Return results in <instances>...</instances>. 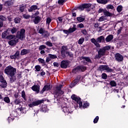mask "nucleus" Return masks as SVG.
Returning <instances> with one entry per match:
<instances>
[{
	"instance_id": "16",
	"label": "nucleus",
	"mask_w": 128,
	"mask_h": 128,
	"mask_svg": "<svg viewBox=\"0 0 128 128\" xmlns=\"http://www.w3.org/2000/svg\"><path fill=\"white\" fill-rule=\"evenodd\" d=\"M50 88H52V86H50V84H47L43 88L42 90L40 92V93L44 94V92H46V90H50Z\"/></svg>"
},
{
	"instance_id": "64",
	"label": "nucleus",
	"mask_w": 128,
	"mask_h": 128,
	"mask_svg": "<svg viewBox=\"0 0 128 128\" xmlns=\"http://www.w3.org/2000/svg\"><path fill=\"white\" fill-rule=\"evenodd\" d=\"M14 120V118H12L11 117L8 118V122H12Z\"/></svg>"
},
{
	"instance_id": "41",
	"label": "nucleus",
	"mask_w": 128,
	"mask_h": 128,
	"mask_svg": "<svg viewBox=\"0 0 128 128\" xmlns=\"http://www.w3.org/2000/svg\"><path fill=\"white\" fill-rule=\"evenodd\" d=\"M16 38V36L14 35H9L6 37L7 40H14Z\"/></svg>"
},
{
	"instance_id": "45",
	"label": "nucleus",
	"mask_w": 128,
	"mask_h": 128,
	"mask_svg": "<svg viewBox=\"0 0 128 128\" xmlns=\"http://www.w3.org/2000/svg\"><path fill=\"white\" fill-rule=\"evenodd\" d=\"M18 30H16V28H13L12 29H10V31L12 32V34H14L15 32H16V31Z\"/></svg>"
},
{
	"instance_id": "50",
	"label": "nucleus",
	"mask_w": 128,
	"mask_h": 128,
	"mask_svg": "<svg viewBox=\"0 0 128 128\" xmlns=\"http://www.w3.org/2000/svg\"><path fill=\"white\" fill-rule=\"evenodd\" d=\"M90 106V104L88 102L84 103L83 104V108H86L88 106Z\"/></svg>"
},
{
	"instance_id": "29",
	"label": "nucleus",
	"mask_w": 128,
	"mask_h": 128,
	"mask_svg": "<svg viewBox=\"0 0 128 128\" xmlns=\"http://www.w3.org/2000/svg\"><path fill=\"white\" fill-rule=\"evenodd\" d=\"M97 2L98 4H108V0H97Z\"/></svg>"
},
{
	"instance_id": "4",
	"label": "nucleus",
	"mask_w": 128,
	"mask_h": 128,
	"mask_svg": "<svg viewBox=\"0 0 128 128\" xmlns=\"http://www.w3.org/2000/svg\"><path fill=\"white\" fill-rule=\"evenodd\" d=\"M71 98L73 100H74L77 102V106H79V108H84V106H82V102H80V97L76 96V94H72Z\"/></svg>"
},
{
	"instance_id": "46",
	"label": "nucleus",
	"mask_w": 128,
	"mask_h": 128,
	"mask_svg": "<svg viewBox=\"0 0 128 128\" xmlns=\"http://www.w3.org/2000/svg\"><path fill=\"white\" fill-rule=\"evenodd\" d=\"M38 62H40V64H46V62L44 61V60L42 58H39L38 59Z\"/></svg>"
},
{
	"instance_id": "35",
	"label": "nucleus",
	"mask_w": 128,
	"mask_h": 128,
	"mask_svg": "<svg viewBox=\"0 0 128 128\" xmlns=\"http://www.w3.org/2000/svg\"><path fill=\"white\" fill-rule=\"evenodd\" d=\"M122 5L118 6H117L116 10L118 12H120L122 10Z\"/></svg>"
},
{
	"instance_id": "6",
	"label": "nucleus",
	"mask_w": 128,
	"mask_h": 128,
	"mask_svg": "<svg viewBox=\"0 0 128 128\" xmlns=\"http://www.w3.org/2000/svg\"><path fill=\"white\" fill-rule=\"evenodd\" d=\"M86 70V66H80L74 68L72 70V72H73V74H76V72H84Z\"/></svg>"
},
{
	"instance_id": "24",
	"label": "nucleus",
	"mask_w": 128,
	"mask_h": 128,
	"mask_svg": "<svg viewBox=\"0 0 128 128\" xmlns=\"http://www.w3.org/2000/svg\"><path fill=\"white\" fill-rule=\"evenodd\" d=\"M34 22L36 24H38V22H40V17L39 16H36L34 18Z\"/></svg>"
},
{
	"instance_id": "1",
	"label": "nucleus",
	"mask_w": 128,
	"mask_h": 128,
	"mask_svg": "<svg viewBox=\"0 0 128 128\" xmlns=\"http://www.w3.org/2000/svg\"><path fill=\"white\" fill-rule=\"evenodd\" d=\"M4 72L10 78V80H16V77L14 76L16 74V68H14L12 66H8L6 67L4 70Z\"/></svg>"
},
{
	"instance_id": "14",
	"label": "nucleus",
	"mask_w": 128,
	"mask_h": 128,
	"mask_svg": "<svg viewBox=\"0 0 128 128\" xmlns=\"http://www.w3.org/2000/svg\"><path fill=\"white\" fill-rule=\"evenodd\" d=\"M18 42V38H14L8 42L10 46H16V44Z\"/></svg>"
},
{
	"instance_id": "52",
	"label": "nucleus",
	"mask_w": 128,
	"mask_h": 128,
	"mask_svg": "<svg viewBox=\"0 0 128 128\" xmlns=\"http://www.w3.org/2000/svg\"><path fill=\"white\" fill-rule=\"evenodd\" d=\"M66 2V0H58V4H64V3Z\"/></svg>"
},
{
	"instance_id": "9",
	"label": "nucleus",
	"mask_w": 128,
	"mask_h": 128,
	"mask_svg": "<svg viewBox=\"0 0 128 128\" xmlns=\"http://www.w3.org/2000/svg\"><path fill=\"white\" fill-rule=\"evenodd\" d=\"M99 68L101 71L106 70V72H112V69L110 68V67H108V66L106 65L100 66L99 67Z\"/></svg>"
},
{
	"instance_id": "40",
	"label": "nucleus",
	"mask_w": 128,
	"mask_h": 128,
	"mask_svg": "<svg viewBox=\"0 0 128 128\" xmlns=\"http://www.w3.org/2000/svg\"><path fill=\"white\" fill-rule=\"evenodd\" d=\"M22 98H24V100H26V92L24 91L22 92Z\"/></svg>"
},
{
	"instance_id": "10",
	"label": "nucleus",
	"mask_w": 128,
	"mask_h": 128,
	"mask_svg": "<svg viewBox=\"0 0 128 128\" xmlns=\"http://www.w3.org/2000/svg\"><path fill=\"white\" fill-rule=\"evenodd\" d=\"M42 100H37L28 104V106H30V108H34V106H38V104H42Z\"/></svg>"
},
{
	"instance_id": "58",
	"label": "nucleus",
	"mask_w": 128,
	"mask_h": 128,
	"mask_svg": "<svg viewBox=\"0 0 128 128\" xmlns=\"http://www.w3.org/2000/svg\"><path fill=\"white\" fill-rule=\"evenodd\" d=\"M20 22V18H14V22H16V24H18V22Z\"/></svg>"
},
{
	"instance_id": "44",
	"label": "nucleus",
	"mask_w": 128,
	"mask_h": 128,
	"mask_svg": "<svg viewBox=\"0 0 128 128\" xmlns=\"http://www.w3.org/2000/svg\"><path fill=\"white\" fill-rule=\"evenodd\" d=\"M100 24L98 23H95L94 24V28H99L100 30H102V27L100 26Z\"/></svg>"
},
{
	"instance_id": "3",
	"label": "nucleus",
	"mask_w": 128,
	"mask_h": 128,
	"mask_svg": "<svg viewBox=\"0 0 128 128\" xmlns=\"http://www.w3.org/2000/svg\"><path fill=\"white\" fill-rule=\"evenodd\" d=\"M90 42L94 44L98 48L100 46V44H98V42H104V36H100L98 37L96 40L94 38H92Z\"/></svg>"
},
{
	"instance_id": "31",
	"label": "nucleus",
	"mask_w": 128,
	"mask_h": 128,
	"mask_svg": "<svg viewBox=\"0 0 128 128\" xmlns=\"http://www.w3.org/2000/svg\"><path fill=\"white\" fill-rule=\"evenodd\" d=\"M77 20L79 22H82L84 20V16L78 17Z\"/></svg>"
},
{
	"instance_id": "15",
	"label": "nucleus",
	"mask_w": 128,
	"mask_h": 128,
	"mask_svg": "<svg viewBox=\"0 0 128 128\" xmlns=\"http://www.w3.org/2000/svg\"><path fill=\"white\" fill-rule=\"evenodd\" d=\"M80 76H78L76 78V79L72 82L71 86H76V84H78L80 82Z\"/></svg>"
},
{
	"instance_id": "13",
	"label": "nucleus",
	"mask_w": 128,
	"mask_h": 128,
	"mask_svg": "<svg viewBox=\"0 0 128 128\" xmlns=\"http://www.w3.org/2000/svg\"><path fill=\"white\" fill-rule=\"evenodd\" d=\"M66 50H68V48L66 46H62L60 52L63 58H64L66 54H68V52H66Z\"/></svg>"
},
{
	"instance_id": "59",
	"label": "nucleus",
	"mask_w": 128,
	"mask_h": 128,
	"mask_svg": "<svg viewBox=\"0 0 128 128\" xmlns=\"http://www.w3.org/2000/svg\"><path fill=\"white\" fill-rule=\"evenodd\" d=\"M15 56H16V58H18L20 56V51H17L15 54H14Z\"/></svg>"
},
{
	"instance_id": "20",
	"label": "nucleus",
	"mask_w": 128,
	"mask_h": 128,
	"mask_svg": "<svg viewBox=\"0 0 128 128\" xmlns=\"http://www.w3.org/2000/svg\"><path fill=\"white\" fill-rule=\"evenodd\" d=\"M114 40V36L112 34L108 35L106 38V42H110L111 40Z\"/></svg>"
},
{
	"instance_id": "8",
	"label": "nucleus",
	"mask_w": 128,
	"mask_h": 128,
	"mask_svg": "<svg viewBox=\"0 0 128 128\" xmlns=\"http://www.w3.org/2000/svg\"><path fill=\"white\" fill-rule=\"evenodd\" d=\"M38 33L42 34V36L48 37L50 36L48 32L44 28H42L39 30Z\"/></svg>"
},
{
	"instance_id": "33",
	"label": "nucleus",
	"mask_w": 128,
	"mask_h": 128,
	"mask_svg": "<svg viewBox=\"0 0 128 128\" xmlns=\"http://www.w3.org/2000/svg\"><path fill=\"white\" fill-rule=\"evenodd\" d=\"M25 10H26V6H24V4H22L20 6V12H24Z\"/></svg>"
},
{
	"instance_id": "57",
	"label": "nucleus",
	"mask_w": 128,
	"mask_h": 128,
	"mask_svg": "<svg viewBox=\"0 0 128 128\" xmlns=\"http://www.w3.org/2000/svg\"><path fill=\"white\" fill-rule=\"evenodd\" d=\"M15 104H20V99H16L14 101Z\"/></svg>"
},
{
	"instance_id": "21",
	"label": "nucleus",
	"mask_w": 128,
	"mask_h": 128,
	"mask_svg": "<svg viewBox=\"0 0 128 128\" xmlns=\"http://www.w3.org/2000/svg\"><path fill=\"white\" fill-rule=\"evenodd\" d=\"M10 28H8L6 31L2 33V38H6V34H10Z\"/></svg>"
},
{
	"instance_id": "43",
	"label": "nucleus",
	"mask_w": 128,
	"mask_h": 128,
	"mask_svg": "<svg viewBox=\"0 0 128 128\" xmlns=\"http://www.w3.org/2000/svg\"><path fill=\"white\" fill-rule=\"evenodd\" d=\"M42 68V67H40V65H36L35 66V69L36 70V72H40Z\"/></svg>"
},
{
	"instance_id": "22",
	"label": "nucleus",
	"mask_w": 128,
	"mask_h": 128,
	"mask_svg": "<svg viewBox=\"0 0 128 128\" xmlns=\"http://www.w3.org/2000/svg\"><path fill=\"white\" fill-rule=\"evenodd\" d=\"M106 51L103 49H100L98 52V57L100 58L104 54Z\"/></svg>"
},
{
	"instance_id": "2",
	"label": "nucleus",
	"mask_w": 128,
	"mask_h": 128,
	"mask_svg": "<svg viewBox=\"0 0 128 128\" xmlns=\"http://www.w3.org/2000/svg\"><path fill=\"white\" fill-rule=\"evenodd\" d=\"M62 85H59L56 88L54 98H56L57 100L60 98L62 96V94H64V91L62 90Z\"/></svg>"
},
{
	"instance_id": "49",
	"label": "nucleus",
	"mask_w": 128,
	"mask_h": 128,
	"mask_svg": "<svg viewBox=\"0 0 128 128\" xmlns=\"http://www.w3.org/2000/svg\"><path fill=\"white\" fill-rule=\"evenodd\" d=\"M46 48V46L41 45L39 47V50H44V48Z\"/></svg>"
},
{
	"instance_id": "63",
	"label": "nucleus",
	"mask_w": 128,
	"mask_h": 128,
	"mask_svg": "<svg viewBox=\"0 0 128 128\" xmlns=\"http://www.w3.org/2000/svg\"><path fill=\"white\" fill-rule=\"evenodd\" d=\"M53 64L54 66H56V68H58V63L56 62H54L53 63Z\"/></svg>"
},
{
	"instance_id": "25",
	"label": "nucleus",
	"mask_w": 128,
	"mask_h": 128,
	"mask_svg": "<svg viewBox=\"0 0 128 128\" xmlns=\"http://www.w3.org/2000/svg\"><path fill=\"white\" fill-rule=\"evenodd\" d=\"M0 82V86H2V88H6L7 83L6 80H3V81Z\"/></svg>"
},
{
	"instance_id": "48",
	"label": "nucleus",
	"mask_w": 128,
	"mask_h": 128,
	"mask_svg": "<svg viewBox=\"0 0 128 128\" xmlns=\"http://www.w3.org/2000/svg\"><path fill=\"white\" fill-rule=\"evenodd\" d=\"M100 119V118L98 116H96V118L94 120V124H96L98 123V120Z\"/></svg>"
},
{
	"instance_id": "38",
	"label": "nucleus",
	"mask_w": 128,
	"mask_h": 128,
	"mask_svg": "<svg viewBox=\"0 0 128 128\" xmlns=\"http://www.w3.org/2000/svg\"><path fill=\"white\" fill-rule=\"evenodd\" d=\"M84 38H82L79 39L78 41V44H84Z\"/></svg>"
},
{
	"instance_id": "32",
	"label": "nucleus",
	"mask_w": 128,
	"mask_h": 128,
	"mask_svg": "<svg viewBox=\"0 0 128 128\" xmlns=\"http://www.w3.org/2000/svg\"><path fill=\"white\" fill-rule=\"evenodd\" d=\"M48 106L46 104H43L42 106V112H46L47 110Z\"/></svg>"
},
{
	"instance_id": "53",
	"label": "nucleus",
	"mask_w": 128,
	"mask_h": 128,
	"mask_svg": "<svg viewBox=\"0 0 128 128\" xmlns=\"http://www.w3.org/2000/svg\"><path fill=\"white\" fill-rule=\"evenodd\" d=\"M106 8L108 10H114V6L112 5H110V4L108 5Z\"/></svg>"
},
{
	"instance_id": "54",
	"label": "nucleus",
	"mask_w": 128,
	"mask_h": 128,
	"mask_svg": "<svg viewBox=\"0 0 128 128\" xmlns=\"http://www.w3.org/2000/svg\"><path fill=\"white\" fill-rule=\"evenodd\" d=\"M102 49L106 52V50H110V46H106L105 47H104Z\"/></svg>"
},
{
	"instance_id": "7",
	"label": "nucleus",
	"mask_w": 128,
	"mask_h": 128,
	"mask_svg": "<svg viewBox=\"0 0 128 128\" xmlns=\"http://www.w3.org/2000/svg\"><path fill=\"white\" fill-rule=\"evenodd\" d=\"M62 109L66 114L68 115L70 114H72V110L70 107H68L66 106H62Z\"/></svg>"
},
{
	"instance_id": "42",
	"label": "nucleus",
	"mask_w": 128,
	"mask_h": 128,
	"mask_svg": "<svg viewBox=\"0 0 128 128\" xmlns=\"http://www.w3.org/2000/svg\"><path fill=\"white\" fill-rule=\"evenodd\" d=\"M52 22V18H48L46 20V24L50 26V24Z\"/></svg>"
},
{
	"instance_id": "62",
	"label": "nucleus",
	"mask_w": 128,
	"mask_h": 128,
	"mask_svg": "<svg viewBox=\"0 0 128 128\" xmlns=\"http://www.w3.org/2000/svg\"><path fill=\"white\" fill-rule=\"evenodd\" d=\"M0 20H6V17H4V16H0Z\"/></svg>"
},
{
	"instance_id": "56",
	"label": "nucleus",
	"mask_w": 128,
	"mask_h": 128,
	"mask_svg": "<svg viewBox=\"0 0 128 128\" xmlns=\"http://www.w3.org/2000/svg\"><path fill=\"white\" fill-rule=\"evenodd\" d=\"M4 76H2V74L0 73V82H4Z\"/></svg>"
},
{
	"instance_id": "55",
	"label": "nucleus",
	"mask_w": 128,
	"mask_h": 128,
	"mask_svg": "<svg viewBox=\"0 0 128 128\" xmlns=\"http://www.w3.org/2000/svg\"><path fill=\"white\" fill-rule=\"evenodd\" d=\"M23 18H26V20H28V18H30V16L26 14H24L23 15Z\"/></svg>"
},
{
	"instance_id": "60",
	"label": "nucleus",
	"mask_w": 128,
	"mask_h": 128,
	"mask_svg": "<svg viewBox=\"0 0 128 128\" xmlns=\"http://www.w3.org/2000/svg\"><path fill=\"white\" fill-rule=\"evenodd\" d=\"M81 32L82 34H84V36H86V34H88V32H86V29L82 30Z\"/></svg>"
},
{
	"instance_id": "51",
	"label": "nucleus",
	"mask_w": 128,
	"mask_h": 128,
	"mask_svg": "<svg viewBox=\"0 0 128 128\" xmlns=\"http://www.w3.org/2000/svg\"><path fill=\"white\" fill-rule=\"evenodd\" d=\"M46 44L50 47L52 46V43L48 41L46 42Z\"/></svg>"
},
{
	"instance_id": "37",
	"label": "nucleus",
	"mask_w": 128,
	"mask_h": 128,
	"mask_svg": "<svg viewBox=\"0 0 128 128\" xmlns=\"http://www.w3.org/2000/svg\"><path fill=\"white\" fill-rule=\"evenodd\" d=\"M4 102H6V104H10V98L8 96L4 98Z\"/></svg>"
},
{
	"instance_id": "28",
	"label": "nucleus",
	"mask_w": 128,
	"mask_h": 128,
	"mask_svg": "<svg viewBox=\"0 0 128 128\" xmlns=\"http://www.w3.org/2000/svg\"><path fill=\"white\" fill-rule=\"evenodd\" d=\"M76 25H74L73 28H70L68 29V32L70 34H72V32H76Z\"/></svg>"
},
{
	"instance_id": "5",
	"label": "nucleus",
	"mask_w": 128,
	"mask_h": 128,
	"mask_svg": "<svg viewBox=\"0 0 128 128\" xmlns=\"http://www.w3.org/2000/svg\"><path fill=\"white\" fill-rule=\"evenodd\" d=\"M24 38H26V30L22 28L17 32L16 38H18V40H22Z\"/></svg>"
},
{
	"instance_id": "17",
	"label": "nucleus",
	"mask_w": 128,
	"mask_h": 128,
	"mask_svg": "<svg viewBox=\"0 0 128 128\" xmlns=\"http://www.w3.org/2000/svg\"><path fill=\"white\" fill-rule=\"evenodd\" d=\"M68 62L66 60H62L61 62L60 66L62 68H68Z\"/></svg>"
},
{
	"instance_id": "36",
	"label": "nucleus",
	"mask_w": 128,
	"mask_h": 128,
	"mask_svg": "<svg viewBox=\"0 0 128 128\" xmlns=\"http://www.w3.org/2000/svg\"><path fill=\"white\" fill-rule=\"evenodd\" d=\"M110 86H111L112 87L116 86V82L114 80L110 81Z\"/></svg>"
},
{
	"instance_id": "18",
	"label": "nucleus",
	"mask_w": 128,
	"mask_h": 128,
	"mask_svg": "<svg viewBox=\"0 0 128 128\" xmlns=\"http://www.w3.org/2000/svg\"><path fill=\"white\" fill-rule=\"evenodd\" d=\"M32 89L34 92H36L37 94H38L40 92V86L34 85L32 86Z\"/></svg>"
},
{
	"instance_id": "34",
	"label": "nucleus",
	"mask_w": 128,
	"mask_h": 128,
	"mask_svg": "<svg viewBox=\"0 0 128 128\" xmlns=\"http://www.w3.org/2000/svg\"><path fill=\"white\" fill-rule=\"evenodd\" d=\"M106 20V16H102L98 19V22H104Z\"/></svg>"
},
{
	"instance_id": "39",
	"label": "nucleus",
	"mask_w": 128,
	"mask_h": 128,
	"mask_svg": "<svg viewBox=\"0 0 128 128\" xmlns=\"http://www.w3.org/2000/svg\"><path fill=\"white\" fill-rule=\"evenodd\" d=\"M48 56L50 58H52V60L58 58L56 55L55 54H48Z\"/></svg>"
},
{
	"instance_id": "12",
	"label": "nucleus",
	"mask_w": 128,
	"mask_h": 128,
	"mask_svg": "<svg viewBox=\"0 0 128 128\" xmlns=\"http://www.w3.org/2000/svg\"><path fill=\"white\" fill-rule=\"evenodd\" d=\"M115 60L116 62H122L124 60V56L120 54L119 53H117L115 54Z\"/></svg>"
},
{
	"instance_id": "27",
	"label": "nucleus",
	"mask_w": 128,
	"mask_h": 128,
	"mask_svg": "<svg viewBox=\"0 0 128 128\" xmlns=\"http://www.w3.org/2000/svg\"><path fill=\"white\" fill-rule=\"evenodd\" d=\"M38 9V6L36 5L32 6L28 10L29 12H33V10H36Z\"/></svg>"
},
{
	"instance_id": "23",
	"label": "nucleus",
	"mask_w": 128,
	"mask_h": 128,
	"mask_svg": "<svg viewBox=\"0 0 128 128\" xmlns=\"http://www.w3.org/2000/svg\"><path fill=\"white\" fill-rule=\"evenodd\" d=\"M30 52V50H26V49H23L21 52H20V54L22 56H24V54H28Z\"/></svg>"
},
{
	"instance_id": "11",
	"label": "nucleus",
	"mask_w": 128,
	"mask_h": 128,
	"mask_svg": "<svg viewBox=\"0 0 128 128\" xmlns=\"http://www.w3.org/2000/svg\"><path fill=\"white\" fill-rule=\"evenodd\" d=\"M92 6V4H85L80 5L78 8V10H84V8H90Z\"/></svg>"
},
{
	"instance_id": "26",
	"label": "nucleus",
	"mask_w": 128,
	"mask_h": 128,
	"mask_svg": "<svg viewBox=\"0 0 128 128\" xmlns=\"http://www.w3.org/2000/svg\"><path fill=\"white\" fill-rule=\"evenodd\" d=\"M104 14L106 16H112V13L106 10H105V11H104Z\"/></svg>"
},
{
	"instance_id": "19",
	"label": "nucleus",
	"mask_w": 128,
	"mask_h": 128,
	"mask_svg": "<svg viewBox=\"0 0 128 128\" xmlns=\"http://www.w3.org/2000/svg\"><path fill=\"white\" fill-rule=\"evenodd\" d=\"M14 4V0H11L9 1H7L4 3L5 6H7L8 8L10 6H12Z\"/></svg>"
},
{
	"instance_id": "47",
	"label": "nucleus",
	"mask_w": 128,
	"mask_h": 128,
	"mask_svg": "<svg viewBox=\"0 0 128 128\" xmlns=\"http://www.w3.org/2000/svg\"><path fill=\"white\" fill-rule=\"evenodd\" d=\"M102 78H103L104 80H106V78H108V75H106V73H103L102 74Z\"/></svg>"
},
{
	"instance_id": "61",
	"label": "nucleus",
	"mask_w": 128,
	"mask_h": 128,
	"mask_svg": "<svg viewBox=\"0 0 128 128\" xmlns=\"http://www.w3.org/2000/svg\"><path fill=\"white\" fill-rule=\"evenodd\" d=\"M78 27L80 28H84V25L83 24L81 23L79 24L78 25Z\"/></svg>"
},
{
	"instance_id": "30",
	"label": "nucleus",
	"mask_w": 128,
	"mask_h": 128,
	"mask_svg": "<svg viewBox=\"0 0 128 128\" xmlns=\"http://www.w3.org/2000/svg\"><path fill=\"white\" fill-rule=\"evenodd\" d=\"M83 60H86L88 62H90V64H92V60H90V57H83Z\"/></svg>"
}]
</instances>
